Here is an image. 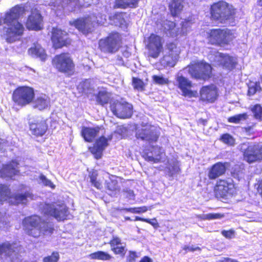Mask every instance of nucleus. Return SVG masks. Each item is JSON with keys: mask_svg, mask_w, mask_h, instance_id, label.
<instances>
[{"mask_svg": "<svg viewBox=\"0 0 262 262\" xmlns=\"http://www.w3.org/2000/svg\"><path fill=\"white\" fill-rule=\"evenodd\" d=\"M52 64L56 70L70 77L76 73L75 64L69 52H61L56 55L52 60Z\"/></svg>", "mask_w": 262, "mask_h": 262, "instance_id": "nucleus-5", "label": "nucleus"}, {"mask_svg": "<svg viewBox=\"0 0 262 262\" xmlns=\"http://www.w3.org/2000/svg\"><path fill=\"white\" fill-rule=\"evenodd\" d=\"M70 24L85 35L91 33L94 28V21L89 15L78 18Z\"/></svg>", "mask_w": 262, "mask_h": 262, "instance_id": "nucleus-21", "label": "nucleus"}, {"mask_svg": "<svg viewBox=\"0 0 262 262\" xmlns=\"http://www.w3.org/2000/svg\"><path fill=\"white\" fill-rule=\"evenodd\" d=\"M176 24L174 22L171 21H169L168 24V30L169 32L172 31L176 28Z\"/></svg>", "mask_w": 262, "mask_h": 262, "instance_id": "nucleus-60", "label": "nucleus"}, {"mask_svg": "<svg viewBox=\"0 0 262 262\" xmlns=\"http://www.w3.org/2000/svg\"><path fill=\"white\" fill-rule=\"evenodd\" d=\"M184 0H170L168 7L170 14L173 17L178 16L183 9Z\"/></svg>", "mask_w": 262, "mask_h": 262, "instance_id": "nucleus-31", "label": "nucleus"}, {"mask_svg": "<svg viewBox=\"0 0 262 262\" xmlns=\"http://www.w3.org/2000/svg\"><path fill=\"white\" fill-rule=\"evenodd\" d=\"M152 79L154 83L158 85L168 84L169 83V79L163 76L154 75L152 76Z\"/></svg>", "mask_w": 262, "mask_h": 262, "instance_id": "nucleus-48", "label": "nucleus"}, {"mask_svg": "<svg viewBox=\"0 0 262 262\" xmlns=\"http://www.w3.org/2000/svg\"><path fill=\"white\" fill-rule=\"evenodd\" d=\"M221 233L224 237L230 239L234 236L235 232L233 230L230 229L229 230H223Z\"/></svg>", "mask_w": 262, "mask_h": 262, "instance_id": "nucleus-54", "label": "nucleus"}, {"mask_svg": "<svg viewBox=\"0 0 262 262\" xmlns=\"http://www.w3.org/2000/svg\"><path fill=\"white\" fill-rule=\"evenodd\" d=\"M199 100L206 103H214L217 99L218 89L213 84L203 86L200 90Z\"/></svg>", "mask_w": 262, "mask_h": 262, "instance_id": "nucleus-19", "label": "nucleus"}, {"mask_svg": "<svg viewBox=\"0 0 262 262\" xmlns=\"http://www.w3.org/2000/svg\"><path fill=\"white\" fill-rule=\"evenodd\" d=\"M164 154L165 152L161 147L152 145L149 149L143 150L142 157L147 162L158 163L161 161L162 156Z\"/></svg>", "mask_w": 262, "mask_h": 262, "instance_id": "nucleus-23", "label": "nucleus"}, {"mask_svg": "<svg viewBox=\"0 0 262 262\" xmlns=\"http://www.w3.org/2000/svg\"><path fill=\"white\" fill-rule=\"evenodd\" d=\"M236 9L227 2L221 0L212 3L209 8L210 19L221 24L234 22Z\"/></svg>", "mask_w": 262, "mask_h": 262, "instance_id": "nucleus-3", "label": "nucleus"}, {"mask_svg": "<svg viewBox=\"0 0 262 262\" xmlns=\"http://www.w3.org/2000/svg\"><path fill=\"white\" fill-rule=\"evenodd\" d=\"M41 212L45 216L53 217L58 222L67 220L69 214L65 204L55 202L45 203L41 208Z\"/></svg>", "mask_w": 262, "mask_h": 262, "instance_id": "nucleus-8", "label": "nucleus"}, {"mask_svg": "<svg viewBox=\"0 0 262 262\" xmlns=\"http://www.w3.org/2000/svg\"><path fill=\"white\" fill-rule=\"evenodd\" d=\"M90 257L93 259H99L102 260H107L112 258V256L108 253L102 251H98L90 254Z\"/></svg>", "mask_w": 262, "mask_h": 262, "instance_id": "nucleus-39", "label": "nucleus"}, {"mask_svg": "<svg viewBox=\"0 0 262 262\" xmlns=\"http://www.w3.org/2000/svg\"><path fill=\"white\" fill-rule=\"evenodd\" d=\"M257 185V192L262 198V179L258 181Z\"/></svg>", "mask_w": 262, "mask_h": 262, "instance_id": "nucleus-58", "label": "nucleus"}, {"mask_svg": "<svg viewBox=\"0 0 262 262\" xmlns=\"http://www.w3.org/2000/svg\"><path fill=\"white\" fill-rule=\"evenodd\" d=\"M122 46L121 34L117 31H112L98 41V48L103 53L114 54Z\"/></svg>", "mask_w": 262, "mask_h": 262, "instance_id": "nucleus-7", "label": "nucleus"}, {"mask_svg": "<svg viewBox=\"0 0 262 262\" xmlns=\"http://www.w3.org/2000/svg\"><path fill=\"white\" fill-rule=\"evenodd\" d=\"M125 14L126 12H117L111 16L110 19L113 22L115 25L122 27L126 25V20L124 17Z\"/></svg>", "mask_w": 262, "mask_h": 262, "instance_id": "nucleus-35", "label": "nucleus"}, {"mask_svg": "<svg viewBox=\"0 0 262 262\" xmlns=\"http://www.w3.org/2000/svg\"><path fill=\"white\" fill-rule=\"evenodd\" d=\"M51 33V40L55 49H61L71 45L72 40L66 31L57 27H53Z\"/></svg>", "mask_w": 262, "mask_h": 262, "instance_id": "nucleus-14", "label": "nucleus"}, {"mask_svg": "<svg viewBox=\"0 0 262 262\" xmlns=\"http://www.w3.org/2000/svg\"><path fill=\"white\" fill-rule=\"evenodd\" d=\"M159 136V131L156 127L151 125H144L141 128L137 129L136 133L137 139L146 141L149 144L156 142Z\"/></svg>", "mask_w": 262, "mask_h": 262, "instance_id": "nucleus-16", "label": "nucleus"}, {"mask_svg": "<svg viewBox=\"0 0 262 262\" xmlns=\"http://www.w3.org/2000/svg\"><path fill=\"white\" fill-rule=\"evenodd\" d=\"M98 175L97 171H92L90 173L89 176L92 185L96 188L100 189L102 186L101 183L97 180Z\"/></svg>", "mask_w": 262, "mask_h": 262, "instance_id": "nucleus-43", "label": "nucleus"}, {"mask_svg": "<svg viewBox=\"0 0 262 262\" xmlns=\"http://www.w3.org/2000/svg\"><path fill=\"white\" fill-rule=\"evenodd\" d=\"M8 145V141L4 139L0 138V151H4Z\"/></svg>", "mask_w": 262, "mask_h": 262, "instance_id": "nucleus-57", "label": "nucleus"}, {"mask_svg": "<svg viewBox=\"0 0 262 262\" xmlns=\"http://www.w3.org/2000/svg\"><path fill=\"white\" fill-rule=\"evenodd\" d=\"M178 88L182 92V95L189 98L196 97L198 92L196 90L192 91L191 88L192 86V82L183 75L178 76L176 78Z\"/></svg>", "mask_w": 262, "mask_h": 262, "instance_id": "nucleus-22", "label": "nucleus"}, {"mask_svg": "<svg viewBox=\"0 0 262 262\" xmlns=\"http://www.w3.org/2000/svg\"><path fill=\"white\" fill-rule=\"evenodd\" d=\"M96 100L99 104L102 106L107 104L110 100L108 93L104 91H99L96 95Z\"/></svg>", "mask_w": 262, "mask_h": 262, "instance_id": "nucleus-38", "label": "nucleus"}, {"mask_svg": "<svg viewBox=\"0 0 262 262\" xmlns=\"http://www.w3.org/2000/svg\"><path fill=\"white\" fill-rule=\"evenodd\" d=\"M146 220V219H145V218H143V217H139V216H136L135 217L134 221H141V222H145Z\"/></svg>", "mask_w": 262, "mask_h": 262, "instance_id": "nucleus-62", "label": "nucleus"}, {"mask_svg": "<svg viewBox=\"0 0 262 262\" xmlns=\"http://www.w3.org/2000/svg\"><path fill=\"white\" fill-rule=\"evenodd\" d=\"M15 243H10L9 241H6L0 244V256L4 254L6 256H11L15 252Z\"/></svg>", "mask_w": 262, "mask_h": 262, "instance_id": "nucleus-32", "label": "nucleus"}, {"mask_svg": "<svg viewBox=\"0 0 262 262\" xmlns=\"http://www.w3.org/2000/svg\"><path fill=\"white\" fill-rule=\"evenodd\" d=\"M219 139L224 144L229 146H233L235 144V139L233 136L228 133L222 134Z\"/></svg>", "mask_w": 262, "mask_h": 262, "instance_id": "nucleus-44", "label": "nucleus"}, {"mask_svg": "<svg viewBox=\"0 0 262 262\" xmlns=\"http://www.w3.org/2000/svg\"><path fill=\"white\" fill-rule=\"evenodd\" d=\"M255 125V124L252 126L245 127H244V130L249 134L254 133V132L253 130V129Z\"/></svg>", "mask_w": 262, "mask_h": 262, "instance_id": "nucleus-59", "label": "nucleus"}, {"mask_svg": "<svg viewBox=\"0 0 262 262\" xmlns=\"http://www.w3.org/2000/svg\"><path fill=\"white\" fill-rule=\"evenodd\" d=\"M35 95L33 88L26 85L19 86L13 91L12 100L15 105L23 107L33 102Z\"/></svg>", "mask_w": 262, "mask_h": 262, "instance_id": "nucleus-9", "label": "nucleus"}, {"mask_svg": "<svg viewBox=\"0 0 262 262\" xmlns=\"http://www.w3.org/2000/svg\"><path fill=\"white\" fill-rule=\"evenodd\" d=\"M112 135H109L107 138L101 136L95 140L93 146L89 147V150L96 159L102 158L104 150L108 145V142L112 140Z\"/></svg>", "mask_w": 262, "mask_h": 262, "instance_id": "nucleus-18", "label": "nucleus"}, {"mask_svg": "<svg viewBox=\"0 0 262 262\" xmlns=\"http://www.w3.org/2000/svg\"><path fill=\"white\" fill-rule=\"evenodd\" d=\"M111 250L116 255H120L123 257L126 254V250L125 247L121 246L122 242L121 239L117 236H113L112 239L109 241Z\"/></svg>", "mask_w": 262, "mask_h": 262, "instance_id": "nucleus-28", "label": "nucleus"}, {"mask_svg": "<svg viewBox=\"0 0 262 262\" xmlns=\"http://www.w3.org/2000/svg\"><path fill=\"white\" fill-rule=\"evenodd\" d=\"M159 136V131L156 127L151 125H144L141 128L137 129L136 133L137 139L146 141L149 144L156 142Z\"/></svg>", "mask_w": 262, "mask_h": 262, "instance_id": "nucleus-15", "label": "nucleus"}, {"mask_svg": "<svg viewBox=\"0 0 262 262\" xmlns=\"http://www.w3.org/2000/svg\"><path fill=\"white\" fill-rule=\"evenodd\" d=\"M232 174L233 176H235V175H237L238 174L237 172H236V169H234V170L232 172Z\"/></svg>", "mask_w": 262, "mask_h": 262, "instance_id": "nucleus-64", "label": "nucleus"}, {"mask_svg": "<svg viewBox=\"0 0 262 262\" xmlns=\"http://www.w3.org/2000/svg\"><path fill=\"white\" fill-rule=\"evenodd\" d=\"M29 31H38L43 28V18L39 10L35 9L31 11L25 23Z\"/></svg>", "mask_w": 262, "mask_h": 262, "instance_id": "nucleus-17", "label": "nucleus"}, {"mask_svg": "<svg viewBox=\"0 0 262 262\" xmlns=\"http://www.w3.org/2000/svg\"><path fill=\"white\" fill-rule=\"evenodd\" d=\"M151 209L150 207H147L145 206H143L141 207H133V208H125L124 210L129 212H131L133 213H142L146 212L147 210H150Z\"/></svg>", "mask_w": 262, "mask_h": 262, "instance_id": "nucleus-49", "label": "nucleus"}, {"mask_svg": "<svg viewBox=\"0 0 262 262\" xmlns=\"http://www.w3.org/2000/svg\"><path fill=\"white\" fill-rule=\"evenodd\" d=\"M25 12V7L16 5L5 13L3 19L0 17V26L2 25L3 20L7 26L3 28L2 36L8 43L18 41L23 35L25 28L18 19Z\"/></svg>", "mask_w": 262, "mask_h": 262, "instance_id": "nucleus-1", "label": "nucleus"}, {"mask_svg": "<svg viewBox=\"0 0 262 262\" xmlns=\"http://www.w3.org/2000/svg\"><path fill=\"white\" fill-rule=\"evenodd\" d=\"M39 179L41 181L43 185L46 186H49L52 189H54L55 187V185L51 182V180L48 179L46 176L43 175L42 174H40Z\"/></svg>", "mask_w": 262, "mask_h": 262, "instance_id": "nucleus-53", "label": "nucleus"}, {"mask_svg": "<svg viewBox=\"0 0 262 262\" xmlns=\"http://www.w3.org/2000/svg\"><path fill=\"white\" fill-rule=\"evenodd\" d=\"M248 115L247 113L237 114L228 118V122L237 124L240 123L242 120H246L247 119Z\"/></svg>", "mask_w": 262, "mask_h": 262, "instance_id": "nucleus-41", "label": "nucleus"}, {"mask_svg": "<svg viewBox=\"0 0 262 262\" xmlns=\"http://www.w3.org/2000/svg\"><path fill=\"white\" fill-rule=\"evenodd\" d=\"M11 196V190L9 186L5 184H0V202L8 201Z\"/></svg>", "mask_w": 262, "mask_h": 262, "instance_id": "nucleus-37", "label": "nucleus"}, {"mask_svg": "<svg viewBox=\"0 0 262 262\" xmlns=\"http://www.w3.org/2000/svg\"><path fill=\"white\" fill-rule=\"evenodd\" d=\"M105 187L106 189L112 192H115L119 189L117 180L111 178L108 181L106 182Z\"/></svg>", "mask_w": 262, "mask_h": 262, "instance_id": "nucleus-46", "label": "nucleus"}, {"mask_svg": "<svg viewBox=\"0 0 262 262\" xmlns=\"http://www.w3.org/2000/svg\"><path fill=\"white\" fill-rule=\"evenodd\" d=\"M29 130L31 134L36 138L42 137L45 135L49 126L47 119L37 118L29 122Z\"/></svg>", "mask_w": 262, "mask_h": 262, "instance_id": "nucleus-20", "label": "nucleus"}, {"mask_svg": "<svg viewBox=\"0 0 262 262\" xmlns=\"http://www.w3.org/2000/svg\"><path fill=\"white\" fill-rule=\"evenodd\" d=\"M243 158L249 164L262 161V145L258 143L249 144L243 151Z\"/></svg>", "mask_w": 262, "mask_h": 262, "instance_id": "nucleus-13", "label": "nucleus"}, {"mask_svg": "<svg viewBox=\"0 0 262 262\" xmlns=\"http://www.w3.org/2000/svg\"><path fill=\"white\" fill-rule=\"evenodd\" d=\"M182 249L185 251V253H187L188 252H193L197 250H200V248L198 247H193L192 246H184L182 248Z\"/></svg>", "mask_w": 262, "mask_h": 262, "instance_id": "nucleus-56", "label": "nucleus"}, {"mask_svg": "<svg viewBox=\"0 0 262 262\" xmlns=\"http://www.w3.org/2000/svg\"><path fill=\"white\" fill-rule=\"evenodd\" d=\"M166 50L168 56L171 58L178 56L180 53L179 48L176 42L171 41L166 45Z\"/></svg>", "mask_w": 262, "mask_h": 262, "instance_id": "nucleus-36", "label": "nucleus"}, {"mask_svg": "<svg viewBox=\"0 0 262 262\" xmlns=\"http://www.w3.org/2000/svg\"><path fill=\"white\" fill-rule=\"evenodd\" d=\"M59 259V254L57 251H53L50 255L45 257L43 262H57Z\"/></svg>", "mask_w": 262, "mask_h": 262, "instance_id": "nucleus-50", "label": "nucleus"}, {"mask_svg": "<svg viewBox=\"0 0 262 262\" xmlns=\"http://www.w3.org/2000/svg\"><path fill=\"white\" fill-rule=\"evenodd\" d=\"M166 170L167 174L170 177H173L181 171V169L177 161L174 162L172 165L167 166Z\"/></svg>", "mask_w": 262, "mask_h": 262, "instance_id": "nucleus-42", "label": "nucleus"}, {"mask_svg": "<svg viewBox=\"0 0 262 262\" xmlns=\"http://www.w3.org/2000/svg\"><path fill=\"white\" fill-rule=\"evenodd\" d=\"M145 223L151 225L155 229H157L159 227V224L158 223L157 219L154 217L152 219H146Z\"/></svg>", "mask_w": 262, "mask_h": 262, "instance_id": "nucleus-55", "label": "nucleus"}, {"mask_svg": "<svg viewBox=\"0 0 262 262\" xmlns=\"http://www.w3.org/2000/svg\"><path fill=\"white\" fill-rule=\"evenodd\" d=\"M227 162H217L208 168L207 176L210 180H214L224 175L227 171Z\"/></svg>", "mask_w": 262, "mask_h": 262, "instance_id": "nucleus-25", "label": "nucleus"}, {"mask_svg": "<svg viewBox=\"0 0 262 262\" xmlns=\"http://www.w3.org/2000/svg\"><path fill=\"white\" fill-rule=\"evenodd\" d=\"M224 216L223 214L220 213H208L202 217V219L204 220H211L214 219H219L223 218Z\"/></svg>", "mask_w": 262, "mask_h": 262, "instance_id": "nucleus-51", "label": "nucleus"}, {"mask_svg": "<svg viewBox=\"0 0 262 262\" xmlns=\"http://www.w3.org/2000/svg\"><path fill=\"white\" fill-rule=\"evenodd\" d=\"M251 111L256 119L262 120V106L259 104L254 105L251 108Z\"/></svg>", "mask_w": 262, "mask_h": 262, "instance_id": "nucleus-47", "label": "nucleus"}, {"mask_svg": "<svg viewBox=\"0 0 262 262\" xmlns=\"http://www.w3.org/2000/svg\"><path fill=\"white\" fill-rule=\"evenodd\" d=\"M257 5L258 6L260 7V10L261 11L262 16V0H257Z\"/></svg>", "mask_w": 262, "mask_h": 262, "instance_id": "nucleus-63", "label": "nucleus"}, {"mask_svg": "<svg viewBox=\"0 0 262 262\" xmlns=\"http://www.w3.org/2000/svg\"><path fill=\"white\" fill-rule=\"evenodd\" d=\"M187 68L189 74L195 79L206 81L212 77V66L203 60L192 61Z\"/></svg>", "mask_w": 262, "mask_h": 262, "instance_id": "nucleus-6", "label": "nucleus"}, {"mask_svg": "<svg viewBox=\"0 0 262 262\" xmlns=\"http://www.w3.org/2000/svg\"><path fill=\"white\" fill-rule=\"evenodd\" d=\"M18 162L13 160L3 164L0 169V177L13 180L15 176L19 174V171L18 169Z\"/></svg>", "mask_w": 262, "mask_h": 262, "instance_id": "nucleus-24", "label": "nucleus"}, {"mask_svg": "<svg viewBox=\"0 0 262 262\" xmlns=\"http://www.w3.org/2000/svg\"><path fill=\"white\" fill-rule=\"evenodd\" d=\"M100 130L101 127L99 126H83L81 128L80 134L85 142L91 143L96 138Z\"/></svg>", "mask_w": 262, "mask_h": 262, "instance_id": "nucleus-27", "label": "nucleus"}, {"mask_svg": "<svg viewBox=\"0 0 262 262\" xmlns=\"http://www.w3.org/2000/svg\"><path fill=\"white\" fill-rule=\"evenodd\" d=\"M139 257L138 253L135 251L129 250L126 257V262H135Z\"/></svg>", "mask_w": 262, "mask_h": 262, "instance_id": "nucleus-52", "label": "nucleus"}, {"mask_svg": "<svg viewBox=\"0 0 262 262\" xmlns=\"http://www.w3.org/2000/svg\"><path fill=\"white\" fill-rule=\"evenodd\" d=\"M139 262H152L151 259L147 256H143Z\"/></svg>", "mask_w": 262, "mask_h": 262, "instance_id": "nucleus-61", "label": "nucleus"}, {"mask_svg": "<svg viewBox=\"0 0 262 262\" xmlns=\"http://www.w3.org/2000/svg\"><path fill=\"white\" fill-rule=\"evenodd\" d=\"M132 85L135 90L142 92L145 90L146 84L141 79L133 77L132 78Z\"/></svg>", "mask_w": 262, "mask_h": 262, "instance_id": "nucleus-40", "label": "nucleus"}, {"mask_svg": "<svg viewBox=\"0 0 262 262\" xmlns=\"http://www.w3.org/2000/svg\"><path fill=\"white\" fill-rule=\"evenodd\" d=\"M163 39L156 34L151 33L146 40L145 48L149 57L157 58L163 51Z\"/></svg>", "mask_w": 262, "mask_h": 262, "instance_id": "nucleus-11", "label": "nucleus"}, {"mask_svg": "<svg viewBox=\"0 0 262 262\" xmlns=\"http://www.w3.org/2000/svg\"><path fill=\"white\" fill-rule=\"evenodd\" d=\"M217 57L219 66L224 69L231 71L235 69L237 64L236 58L228 54L219 53Z\"/></svg>", "mask_w": 262, "mask_h": 262, "instance_id": "nucleus-26", "label": "nucleus"}, {"mask_svg": "<svg viewBox=\"0 0 262 262\" xmlns=\"http://www.w3.org/2000/svg\"><path fill=\"white\" fill-rule=\"evenodd\" d=\"M139 0H115L114 7L115 8L126 9L135 8L138 6Z\"/></svg>", "mask_w": 262, "mask_h": 262, "instance_id": "nucleus-33", "label": "nucleus"}, {"mask_svg": "<svg viewBox=\"0 0 262 262\" xmlns=\"http://www.w3.org/2000/svg\"><path fill=\"white\" fill-rule=\"evenodd\" d=\"M262 89L260 85V82L256 81L254 82L252 84H249L248 85V95L253 96L257 92H260Z\"/></svg>", "mask_w": 262, "mask_h": 262, "instance_id": "nucleus-45", "label": "nucleus"}, {"mask_svg": "<svg viewBox=\"0 0 262 262\" xmlns=\"http://www.w3.org/2000/svg\"><path fill=\"white\" fill-rule=\"evenodd\" d=\"M235 38L233 31L228 28H213L207 34L208 43L220 47L228 46Z\"/></svg>", "mask_w": 262, "mask_h": 262, "instance_id": "nucleus-4", "label": "nucleus"}, {"mask_svg": "<svg viewBox=\"0 0 262 262\" xmlns=\"http://www.w3.org/2000/svg\"><path fill=\"white\" fill-rule=\"evenodd\" d=\"M33 195L29 191H25L24 193H17L11 194L9 203L13 205H18L20 204H26L28 201V198L32 199Z\"/></svg>", "mask_w": 262, "mask_h": 262, "instance_id": "nucleus-30", "label": "nucleus"}, {"mask_svg": "<svg viewBox=\"0 0 262 262\" xmlns=\"http://www.w3.org/2000/svg\"><path fill=\"white\" fill-rule=\"evenodd\" d=\"M213 190L215 196L220 199H226L236 193L235 184L232 180L229 179L217 180Z\"/></svg>", "mask_w": 262, "mask_h": 262, "instance_id": "nucleus-10", "label": "nucleus"}, {"mask_svg": "<svg viewBox=\"0 0 262 262\" xmlns=\"http://www.w3.org/2000/svg\"><path fill=\"white\" fill-rule=\"evenodd\" d=\"M33 102V107L40 111L47 108L50 105V99L42 96L37 97Z\"/></svg>", "mask_w": 262, "mask_h": 262, "instance_id": "nucleus-34", "label": "nucleus"}, {"mask_svg": "<svg viewBox=\"0 0 262 262\" xmlns=\"http://www.w3.org/2000/svg\"><path fill=\"white\" fill-rule=\"evenodd\" d=\"M110 109L115 116L120 119L129 118L133 114V105L123 98L113 102Z\"/></svg>", "mask_w": 262, "mask_h": 262, "instance_id": "nucleus-12", "label": "nucleus"}, {"mask_svg": "<svg viewBox=\"0 0 262 262\" xmlns=\"http://www.w3.org/2000/svg\"><path fill=\"white\" fill-rule=\"evenodd\" d=\"M28 52L30 55L38 58L42 61H45L47 58L45 50L38 42L34 43Z\"/></svg>", "mask_w": 262, "mask_h": 262, "instance_id": "nucleus-29", "label": "nucleus"}, {"mask_svg": "<svg viewBox=\"0 0 262 262\" xmlns=\"http://www.w3.org/2000/svg\"><path fill=\"white\" fill-rule=\"evenodd\" d=\"M22 225L26 234L35 238L42 235H51L55 230L52 222L47 221L37 214L25 217Z\"/></svg>", "mask_w": 262, "mask_h": 262, "instance_id": "nucleus-2", "label": "nucleus"}]
</instances>
